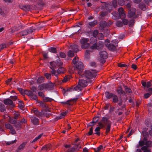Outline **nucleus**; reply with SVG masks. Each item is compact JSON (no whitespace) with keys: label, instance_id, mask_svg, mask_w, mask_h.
I'll list each match as a JSON object with an SVG mask.
<instances>
[{"label":"nucleus","instance_id":"20e7f679","mask_svg":"<svg viewBox=\"0 0 152 152\" xmlns=\"http://www.w3.org/2000/svg\"><path fill=\"white\" fill-rule=\"evenodd\" d=\"M117 0H113L112 2H110L105 3L102 2L103 4L101 6V8L103 10H113L115 9L117 6Z\"/></svg>","mask_w":152,"mask_h":152},{"label":"nucleus","instance_id":"7ed1b4c3","mask_svg":"<svg viewBox=\"0 0 152 152\" xmlns=\"http://www.w3.org/2000/svg\"><path fill=\"white\" fill-rule=\"evenodd\" d=\"M90 43L92 45L90 47L92 50H100L102 49L104 45L103 42L99 41L97 42V40L96 38L92 37L90 39Z\"/></svg>","mask_w":152,"mask_h":152},{"label":"nucleus","instance_id":"0eeeda50","mask_svg":"<svg viewBox=\"0 0 152 152\" xmlns=\"http://www.w3.org/2000/svg\"><path fill=\"white\" fill-rule=\"evenodd\" d=\"M88 41L89 39L88 38H83L80 40V43L82 48L86 49L90 46V44L88 43Z\"/></svg>","mask_w":152,"mask_h":152},{"label":"nucleus","instance_id":"09e8293b","mask_svg":"<svg viewBox=\"0 0 152 152\" xmlns=\"http://www.w3.org/2000/svg\"><path fill=\"white\" fill-rule=\"evenodd\" d=\"M117 1L118 5L121 6L124 5L125 3L124 0H118Z\"/></svg>","mask_w":152,"mask_h":152},{"label":"nucleus","instance_id":"5701e85b","mask_svg":"<svg viewBox=\"0 0 152 152\" xmlns=\"http://www.w3.org/2000/svg\"><path fill=\"white\" fill-rule=\"evenodd\" d=\"M72 50L75 53H77L78 51V46L76 45L71 46Z\"/></svg>","mask_w":152,"mask_h":152},{"label":"nucleus","instance_id":"ddd939ff","mask_svg":"<svg viewBox=\"0 0 152 152\" xmlns=\"http://www.w3.org/2000/svg\"><path fill=\"white\" fill-rule=\"evenodd\" d=\"M78 83L83 88L86 87L87 85V81L82 79H79Z\"/></svg>","mask_w":152,"mask_h":152},{"label":"nucleus","instance_id":"c85d7f7f","mask_svg":"<svg viewBox=\"0 0 152 152\" xmlns=\"http://www.w3.org/2000/svg\"><path fill=\"white\" fill-rule=\"evenodd\" d=\"M112 98L113 102L114 103L118 102L119 101L118 98L116 94H114Z\"/></svg>","mask_w":152,"mask_h":152},{"label":"nucleus","instance_id":"473e14b6","mask_svg":"<svg viewBox=\"0 0 152 152\" xmlns=\"http://www.w3.org/2000/svg\"><path fill=\"white\" fill-rule=\"evenodd\" d=\"M143 152H151V149L147 148L146 146H143L141 148Z\"/></svg>","mask_w":152,"mask_h":152},{"label":"nucleus","instance_id":"864d4df0","mask_svg":"<svg viewBox=\"0 0 152 152\" xmlns=\"http://www.w3.org/2000/svg\"><path fill=\"white\" fill-rule=\"evenodd\" d=\"M144 145H145V141L141 140L139 142V146L143 147Z\"/></svg>","mask_w":152,"mask_h":152},{"label":"nucleus","instance_id":"bf43d9fd","mask_svg":"<svg viewBox=\"0 0 152 152\" xmlns=\"http://www.w3.org/2000/svg\"><path fill=\"white\" fill-rule=\"evenodd\" d=\"M17 140L15 139L12 141H8L7 142L6 144L7 145H10L12 144L15 143L17 142Z\"/></svg>","mask_w":152,"mask_h":152},{"label":"nucleus","instance_id":"6ab92c4d","mask_svg":"<svg viewBox=\"0 0 152 152\" xmlns=\"http://www.w3.org/2000/svg\"><path fill=\"white\" fill-rule=\"evenodd\" d=\"M66 112L61 113L60 115L57 116L56 118H55V121H57L59 119H60L62 118H63L66 115Z\"/></svg>","mask_w":152,"mask_h":152},{"label":"nucleus","instance_id":"dca6fc26","mask_svg":"<svg viewBox=\"0 0 152 152\" xmlns=\"http://www.w3.org/2000/svg\"><path fill=\"white\" fill-rule=\"evenodd\" d=\"M4 102L6 105H11L13 106L14 105L13 101L10 99H5L4 100Z\"/></svg>","mask_w":152,"mask_h":152},{"label":"nucleus","instance_id":"338daca9","mask_svg":"<svg viewBox=\"0 0 152 152\" xmlns=\"http://www.w3.org/2000/svg\"><path fill=\"white\" fill-rule=\"evenodd\" d=\"M106 59V58H101V57H100L99 58V61L101 63H102V64H104L106 61L105 60Z\"/></svg>","mask_w":152,"mask_h":152},{"label":"nucleus","instance_id":"de8ad7c7","mask_svg":"<svg viewBox=\"0 0 152 152\" xmlns=\"http://www.w3.org/2000/svg\"><path fill=\"white\" fill-rule=\"evenodd\" d=\"M74 52L72 50H69L68 52V55L69 57H72L74 55Z\"/></svg>","mask_w":152,"mask_h":152},{"label":"nucleus","instance_id":"a211bd4d","mask_svg":"<svg viewBox=\"0 0 152 152\" xmlns=\"http://www.w3.org/2000/svg\"><path fill=\"white\" fill-rule=\"evenodd\" d=\"M99 25L100 28L101 30L103 29L105 27L107 26V22L104 21H101Z\"/></svg>","mask_w":152,"mask_h":152},{"label":"nucleus","instance_id":"774afa93","mask_svg":"<svg viewBox=\"0 0 152 152\" xmlns=\"http://www.w3.org/2000/svg\"><path fill=\"white\" fill-rule=\"evenodd\" d=\"M38 93V95L42 98H43L45 97V95L42 92L40 91Z\"/></svg>","mask_w":152,"mask_h":152},{"label":"nucleus","instance_id":"69168bd1","mask_svg":"<svg viewBox=\"0 0 152 152\" xmlns=\"http://www.w3.org/2000/svg\"><path fill=\"white\" fill-rule=\"evenodd\" d=\"M37 3L39 5L41 6H43L44 5V4L42 0H37Z\"/></svg>","mask_w":152,"mask_h":152},{"label":"nucleus","instance_id":"79ce46f5","mask_svg":"<svg viewBox=\"0 0 152 152\" xmlns=\"http://www.w3.org/2000/svg\"><path fill=\"white\" fill-rule=\"evenodd\" d=\"M34 113L35 115L38 117L41 116V113L37 110H34Z\"/></svg>","mask_w":152,"mask_h":152},{"label":"nucleus","instance_id":"e433bc0d","mask_svg":"<svg viewBox=\"0 0 152 152\" xmlns=\"http://www.w3.org/2000/svg\"><path fill=\"white\" fill-rule=\"evenodd\" d=\"M117 91L118 93L120 95L125 93V91L123 90L122 88L121 87L118 88L117 90Z\"/></svg>","mask_w":152,"mask_h":152},{"label":"nucleus","instance_id":"5fc2aeb1","mask_svg":"<svg viewBox=\"0 0 152 152\" xmlns=\"http://www.w3.org/2000/svg\"><path fill=\"white\" fill-rule=\"evenodd\" d=\"M152 94V92H149L145 94L144 95V96L145 98L147 99Z\"/></svg>","mask_w":152,"mask_h":152},{"label":"nucleus","instance_id":"bb28decb","mask_svg":"<svg viewBox=\"0 0 152 152\" xmlns=\"http://www.w3.org/2000/svg\"><path fill=\"white\" fill-rule=\"evenodd\" d=\"M72 101V99H70L67 100L66 102H61V103L62 104H67L68 105H72L73 104L71 102Z\"/></svg>","mask_w":152,"mask_h":152},{"label":"nucleus","instance_id":"680f3d73","mask_svg":"<svg viewBox=\"0 0 152 152\" xmlns=\"http://www.w3.org/2000/svg\"><path fill=\"white\" fill-rule=\"evenodd\" d=\"M107 12H102L101 13V14L100 15L101 16L102 19H103V18L102 17L106 16L107 15Z\"/></svg>","mask_w":152,"mask_h":152},{"label":"nucleus","instance_id":"9d476101","mask_svg":"<svg viewBox=\"0 0 152 152\" xmlns=\"http://www.w3.org/2000/svg\"><path fill=\"white\" fill-rule=\"evenodd\" d=\"M136 10H129L128 17L129 18H136L138 17L139 14L136 13Z\"/></svg>","mask_w":152,"mask_h":152},{"label":"nucleus","instance_id":"1a4fd4ad","mask_svg":"<svg viewBox=\"0 0 152 152\" xmlns=\"http://www.w3.org/2000/svg\"><path fill=\"white\" fill-rule=\"evenodd\" d=\"M35 28L33 26L31 27L26 30H23L20 33V35L22 36L27 35L31 33L35 29Z\"/></svg>","mask_w":152,"mask_h":152},{"label":"nucleus","instance_id":"a878e982","mask_svg":"<svg viewBox=\"0 0 152 152\" xmlns=\"http://www.w3.org/2000/svg\"><path fill=\"white\" fill-rule=\"evenodd\" d=\"M83 88L78 83L77 86L74 88V90L77 91H81Z\"/></svg>","mask_w":152,"mask_h":152},{"label":"nucleus","instance_id":"aec40b11","mask_svg":"<svg viewBox=\"0 0 152 152\" xmlns=\"http://www.w3.org/2000/svg\"><path fill=\"white\" fill-rule=\"evenodd\" d=\"M46 89H49L52 90L53 89L54 87L53 84L51 82H50L48 83H45Z\"/></svg>","mask_w":152,"mask_h":152},{"label":"nucleus","instance_id":"f8f14e48","mask_svg":"<svg viewBox=\"0 0 152 152\" xmlns=\"http://www.w3.org/2000/svg\"><path fill=\"white\" fill-rule=\"evenodd\" d=\"M19 8L21 10H34V7L31 5H23L22 4H20L19 5Z\"/></svg>","mask_w":152,"mask_h":152},{"label":"nucleus","instance_id":"9b49d317","mask_svg":"<svg viewBox=\"0 0 152 152\" xmlns=\"http://www.w3.org/2000/svg\"><path fill=\"white\" fill-rule=\"evenodd\" d=\"M19 90L22 94H26L29 96H32L34 95V93L32 91L26 90H24L22 88H19Z\"/></svg>","mask_w":152,"mask_h":152},{"label":"nucleus","instance_id":"49530a36","mask_svg":"<svg viewBox=\"0 0 152 152\" xmlns=\"http://www.w3.org/2000/svg\"><path fill=\"white\" fill-rule=\"evenodd\" d=\"M44 115L47 118H48L50 116H51L52 114L50 113L49 111H46L44 113Z\"/></svg>","mask_w":152,"mask_h":152},{"label":"nucleus","instance_id":"c9c22d12","mask_svg":"<svg viewBox=\"0 0 152 152\" xmlns=\"http://www.w3.org/2000/svg\"><path fill=\"white\" fill-rule=\"evenodd\" d=\"M142 135L144 137L143 140L146 141L148 140V137L149 135L147 132H145L142 133Z\"/></svg>","mask_w":152,"mask_h":152},{"label":"nucleus","instance_id":"4c0bfd02","mask_svg":"<svg viewBox=\"0 0 152 152\" xmlns=\"http://www.w3.org/2000/svg\"><path fill=\"white\" fill-rule=\"evenodd\" d=\"M135 21V20L134 19L131 20L129 21V26L130 27H132L134 25Z\"/></svg>","mask_w":152,"mask_h":152},{"label":"nucleus","instance_id":"4468645a","mask_svg":"<svg viewBox=\"0 0 152 152\" xmlns=\"http://www.w3.org/2000/svg\"><path fill=\"white\" fill-rule=\"evenodd\" d=\"M31 122L34 125H37L39 124V120L37 117L35 116H32L31 117Z\"/></svg>","mask_w":152,"mask_h":152},{"label":"nucleus","instance_id":"58836bf2","mask_svg":"<svg viewBox=\"0 0 152 152\" xmlns=\"http://www.w3.org/2000/svg\"><path fill=\"white\" fill-rule=\"evenodd\" d=\"M138 6L139 7L141 10H143V9H146L145 5L142 2L139 4Z\"/></svg>","mask_w":152,"mask_h":152},{"label":"nucleus","instance_id":"f257e3e1","mask_svg":"<svg viewBox=\"0 0 152 152\" xmlns=\"http://www.w3.org/2000/svg\"><path fill=\"white\" fill-rule=\"evenodd\" d=\"M72 63L75 65V68L79 70L78 73L82 77H85L88 79L95 78L96 76L95 73H93L90 70H86L82 75L81 70L84 68L83 63L78 61V58L75 56L72 60Z\"/></svg>","mask_w":152,"mask_h":152},{"label":"nucleus","instance_id":"6e6d98bb","mask_svg":"<svg viewBox=\"0 0 152 152\" xmlns=\"http://www.w3.org/2000/svg\"><path fill=\"white\" fill-rule=\"evenodd\" d=\"M122 22L123 24L125 25H127L129 23V21L126 19L124 18L122 19Z\"/></svg>","mask_w":152,"mask_h":152},{"label":"nucleus","instance_id":"0e129e2a","mask_svg":"<svg viewBox=\"0 0 152 152\" xmlns=\"http://www.w3.org/2000/svg\"><path fill=\"white\" fill-rule=\"evenodd\" d=\"M90 52V51L88 50H86V52L85 53V56H86V58H88L89 57V55Z\"/></svg>","mask_w":152,"mask_h":152},{"label":"nucleus","instance_id":"f704fd0d","mask_svg":"<svg viewBox=\"0 0 152 152\" xmlns=\"http://www.w3.org/2000/svg\"><path fill=\"white\" fill-rule=\"evenodd\" d=\"M10 123L12 124H15L16 123L17 121L13 117H10L9 119Z\"/></svg>","mask_w":152,"mask_h":152},{"label":"nucleus","instance_id":"052dcab7","mask_svg":"<svg viewBox=\"0 0 152 152\" xmlns=\"http://www.w3.org/2000/svg\"><path fill=\"white\" fill-rule=\"evenodd\" d=\"M115 107H111L110 106V109L109 111V113L110 114H112L114 111Z\"/></svg>","mask_w":152,"mask_h":152},{"label":"nucleus","instance_id":"393cba45","mask_svg":"<svg viewBox=\"0 0 152 152\" xmlns=\"http://www.w3.org/2000/svg\"><path fill=\"white\" fill-rule=\"evenodd\" d=\"M145 145L144 146H146L147 148L150 147L152 146V142L151 141H145Z\"/></svg>","mask_w":152,"mask_h":152},{"label":"nucleus","instance_id":"72a5a7b5","mask_svg":"<svg viewBox=\"0 0 152 152\" xmlns=\"http://www.w3.org/2000/svg\"><path fill=\"white\" fill-rule=\"evenodd\" d=\"M97 23V21L96 20H94L92 22H90L88 23V25L91 27H94L96 25Z\"/></svg>","mask_w":152,"mask_h":152},{"label":"nucleus","instance_id":"cd10ccee","mask_svg":"<svg viewBox=\"0 0 152 152\" xmlns=\"http://www.w3.org/2000/svg\"><path fill=\"white\" fill-rule=\"evenodd\" d=\"M21 122L18 121L15 124L14 126L17 130H19L21 128Z\"/></svg>","mask_w":152,"mask_h":152},{"label":"nucleus","instance_id":"f3484780","mask_svg":"<svg viewBox=\"0 0 152 152\" xmlns=\"http://www.w3.org/2000/svg\"><path fill=\"white\" fill-rule=\"evenodd\" d=\"M26 142H23L18 147V149L16 150L17 152H19L21 151L24 148Z\"/></svg>","mask_w":152,"mask_h":152},{"label":"nucleus","instance_id":"39448f33","mask_svg":"<svg viewBox=\"0 0 152 152\" xmlns=\"http://www.w3.org/2000/svg\"><path fill=\"white\" fill-rule=\"evenodd\" d=\"M118 40L117 39L113 40L110 43L108 39L105 40V44L108 49L110 50L115 51L116 50V47L118 46Z\"/></svg>","mask_w":152,"mask_h":152},{"label":"nucleus","instance_id":"423d86ee","mask_svg":"<svg viewBox=\"0 0 152 152\" xmlns=\"http://www.w3.org/2000/svg\"><path fill=\"white\" fill-rule=\"evenodd\" d=\"M118 12L115 11L113 14L114 16L117 19L121 18V19L124 18L126 16V14L124 10H118Z\"/></svg>","mask_w":152,"mask_h":152},{"label":"nucleus","instance_id":"37998d69","mask_svg":"<svg viewBox=\"0 0 152 152\" xmlns=\"http://www.w3.org/2000/svg\"><path fill=\"white\" fill-rule=\"evenodd\" d=\"M116 25L117 26L120 27H122L123 26V22L120 20H118L117 21Z\"/></svg>","mask_w":152,"mask_h":152},{"label":"nucleus","instance_id":"412c9836","mask_svg":"<svg viewBox=\"0 0 152 152\" xmlns=\"http://www.w3.org/2000/svg\"><path fill=\"white\" fill-rule=\"evenodd\" d=\"M37 102L43 108H45L47 110H48V106L47 105V104L43 102H42V101H37Z\"/></svg>","mask_w":152,"mask_h":152},{"label":"nucleus","instance_id":"b1692460","mask_svg":"<svg viewBox=\"0 0 152 152\" xmlns=\"http://www.w3.org/2000/svg\"><path fill=\"white\" fill-rule=\"evenodd\" d=\"M38 89L40 91H42L44 89H46L45 83L40 85L38 87Z\"/></svg>","mask_w":152,"mask_h":152},{"label":"nucleus","instance_id":"8fccbe9b","mask_svg":"<svg viewBox=\"0 0 152 152\" xmlns=\"http://www.w3.org/2000/svg\"><path fill=\"white\" fill-rule=\"evenodd\" d=\"M42 136V134L39 135L38 137H36L32 141L31 143H34L39 139Z\"/></svg>","mask_w":152,"mask_h":152},{"label":"nucleus","instance_id":"4be33fe9","mask_svg":"<svg viewBox=\"0 0 152 152\" xmlns=\"http://www.w3.org/2000/svg\"><path fill=\"white\" fill-rule=\"evenodd\" d=\"M114 94L107 91L105 92V95L106 98L108 99H110L112 98Z\"/></svg>","mask_w":152,"mask_h":152},{"label":"nucleus","instance_id":"c756f323","mask_svg":"<svg viewBox=\"0 0 152 152\" xmlns=\"http://www.w3.org/2000/svg\"><path fill=\"white\" fill-rule=\"evenodd\" d=\"M50 65L51 66L50 68L53 70H54V68H56V62L52 61L50 63Z\"/></svg>","mask_w":152,"mask_h":152},{"label":"nucleus","instance_id":"2eb2a0df","mask_svg":"<svg viewBox=\"0 0 152 152\" xmlns=\"http://www.w3.org/2000/svg\"><path fill=\"white\" fill-rule=\"evenodd\" d=\"M100 57L103 58H107L108 57V54L105 51H102L99 52Z\"/></svg>","mask_w":152,"mask_h":152},{"label":"nucleus","instance_id":"ea45409f","mask_svg":"<svg viewBox=\"0 0 152 152\" xmlns=\"http://www.w3.org/2000/svg\"><path fill=\"white\" fill-rule=\"evenodd\" d=\"M44 77L42 76L39 77L37 80V82L38 83H41L44 81Z\"/></svg>","mask_w":152,"mask_h":152},{"label":"nucleus","instance_id":"a19ab883","mask_svg":"<svg viewBox=\"0 0 152 152\" xmlns=\"http://www.w3.org/2000/svg\"><path fill=\"white\" fill-rule=\"evenodd\" d=\"M82 95H83V94L80 93V94H79V95H77L76 96V98H73V99H72V101L76 102L77 100V99L78 98H79L81 96H82Z\"/></svg>","mask_w":152,"mask_h":152},{"label":"nucleus","instance_id":"f03ea898","mask_svg":"<svg viewBox=\"0 0 152 152\" xmlns=\"http://www.w3.org/2000/svg\"><path fill=\"white\" fill-rule=\"evenodd\" d=\"M98 124L100 127H97L95 129L94 131L96 132L95 133V134L98 136L100 135V129H101L103 128H104L106 129L105 133L106 134L110 132L112 122L107 117H103L101 121L98 122Z\"/></svg>","mask_w":152,"mask_h":152},{"label":"nucleus","instance_id":"c03bdc74","mask_svg":"<svg viewBox=\"0 0 152 152\" xmlns=\"http://www.w3.org/2000/svg\"><path fill=\"white\" fill-rule=\"evenodd\" d=\"M8 45V44L7 43H5L0 45V51L4 48H6L7 46Z\"/></svg>","mask_w":152,"mask_h":152},{"label":"nucleus","instance_id":"a18cd8bd","mask_svg":"<svg viewBox=\"0 0 152 152\" xmlns=\"http://www.w3.org/2000/svg\"><path fill=\"white\" fill-rule=\"evenodd\" d=\"M49 51L52 53H56V49L54 47H50L49 49Z\"/></svg>","mask_w":152,"mask_h":152},{"label":"nucleus","instance_id":"6e6552de","mask_svg":"<svg viewBox=\"0 0 152 152\" xmlns=\"http://www.w3.org/2000/svg\"><path fill=\"white\" fill-rule=\"evenodd\" d=\"M65 69L63 67H60L57 70V71L53 69L50 71V72L52 75H55L57 77L58 75L60 73H64Z\"/></svg>","mask_w":152,"mask_h":152},{"label":"nucleus","instance_id":"4d7b16f0","mask_svg":"<svg viewBox=\"0 0 152 152\" xmlns=\"http://www.w3.org/2000/svg\"><path fill=\"white\" fill-rule=\"evenodd\" d=\"M5 126L6 128L10 130L13 127V126L10 124H6L5 125Z\"/></svg>","mask_w":152,"mask_h":152},{"label":"nucleus","instance_id":"13d9d810","mask_svg":"<svg viewBox=\"0 0 152 152\" xmlns=\"http://www.w3.org/2000/svg\"><path fill=\"white\" fill-rule=\"evenodd\" d=\"M45 76L46 77V78L48 79H50L51 78V75L50 73H45Z\"/></svg>","mask_w":152,"mask_h":152},{"label":"nucleus","instance_id":"603ef678","mask_svg":"<svg viewBox=\"0 0 152 152\" xmlns=\"http://www.w3.org/2000/svg\"><path fill=\"white\" fill-rule=\"evenodd\" d=\"M99 31L97 30H94L93 33V35L94 37L96 38V37L98 34Z\"/></svg>","mask_w":152,"mask_h":152},{"label":"nucleus","instance_id":"2f4dec72","mask_svg":"<svg viewBox=\"0 0 152 152\" xmlns=\"http://www.w3.org/2000/svg\"><path fill=\"white\" fill-rule=\"evenodd\" d=\"M42 100L44 102H51L53 100V99L48 97H45L44 98H43Z\"/></svg>","mask_w":152,"mask_h":152},{"label":"nucleus","instance_id":"7c9ffc66","mask_svg":"<svg viewBox=\"0 0 152 152\" xmlns=\"http://www.w3.org/2000/svg\"><path fill=\"white\" fill-rule=\"evenodd\" d=\"M6 111L5 106L4 104L0 102V111L4 112Z\"/></svg>","mask_w":152,"mask_h":152},{"label":"nucleus","instance_id":"e2e57ef3","mask_svg":"<svg viewBox=\"0 0 152 152\" xmlns=\"http://www.w3.org/2000/svg\"><path fill=\"white\" fill-rule=\"evenodd\" d=\"M103 146L102 145H100L96 149H95V152H99L101 149H102Z\"/></svg>","mask_w":152,"mask_h":152},{"label":"nucleus","instance_id":"3c124183","mask_svg":"<svg viewBox=\"0 0 152 152\" xmlns=\"http://www.w3.org/2000/svg\"><path fill=\"white\" fill-rule=\"evenodd\" d=\"M125 88V91L126 93H131L132 92L131 89L129 88L128 87L126 86H124Z\"/></svg>","mask_w":152,"mask_h":152}]
</instances>
